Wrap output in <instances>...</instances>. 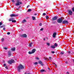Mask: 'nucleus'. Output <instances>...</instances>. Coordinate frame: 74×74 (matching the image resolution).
I'll return each instance as SVG.
<instances>
[{
	"mask_svg": "<svg viewBox=\"0 0 74 74\" xmlns=\"http://www.w3.org/2000/svg\"><path fill=\"white\" fill-rule=\"evenodd\" d=\"M58 17L57 16H55L54 17L52 18V21H55L57 19Z\"/></svg>",
	"mask_w": 74,
	"mask_h": 74,
	"instance_id": "423d86ee",
	"label": "nucleus"
},
{
	"mask_svg": "<svg viewBox=\"0 0 74 74\" xmlns=\"http://www.w3.org/2000/svg\"><path fill=\"white\" fill-rule=\"evenodd\" d=\"M21 6H20V7H19L18 8H21Z\"/></svg>",
	"mask_w": 74,
	"mask_h": 74,
	"instance_id": "338daca9",
	"label": "nucleus"
},
{
	"mask_svg": "<svg viewBox=\"0 0 74 74\" xmlns=\"http://www.w3.org/2000/svg\"><path fill=\"white\" fill-rule=\"evenodd\" d=\"M42 15H43L44 16H45V15H46V14L45 13H43V14H42Z\"/></svg>",
	"mask_w": 74,
	"mask_h": 74,
	"instance_id": "4c0bfd02",
	"label": "nucleus"
},
{
	"mask_svg": "<svg viewBox=\"0 0 74 74\" xmlns=\"http://www.w3.org/2000/svg\"><path fill=\"white\" fill-rule=\"evenodd\" d=\"M51 53L54 54V53H55V51H51Z\"/></svg>",
	"mask_w": 74,
	"mask_h": 74,
	"instance_id": "393cba45",
	"label": "nucleus"
},
{
	"mask_svg": "<svg viewBox=\"0 0 74 74\" xmlns=\"http://www.w3.org/2000/svg\"><path fill=\"white\" fill-rule=\"evenodd\" d=\"M55 66H56V67H57V64H55Z\"/></svg>",
	"mask_w": 74,
	"mask_h": 74,
	"instance_id": "6e6d98bb",
	"label": "nucleus"
},
{
	"mask_svg": "<svg viewBox=\"0 0 74 74\" xmlns=\"http://www.w3.org/2000/svg\"><path fill=\"white\" fill-rule=\"evenodd\" d=\"M10 32H8L7 33V34H8V35H10Z\"/></svg>",
	"mask_w": 74,
	"mask_h": 74,
	"instance_id": "7c9ffc66",
	"label": "nucleus"
},
{
	"mask_svg": "<svg viewBox=\"0 0 74 74\" xmlns=\"http://www.w3.org/2000/svg\"><path fill=\"white\" fill-rule=\"evenodd\" d=\"M12 20H12L11 19H9L8 20L10 22H11V21H12Z\"/></svg>",
	"mask_w": 74,
	"mask_h": 74,
	"instance_id": "cd10ccee",
	"label": "nucleus"
},
{
	"mask_svg": "<svg viewBox=\"0 0 74 74\" xmlns=\"http://www.w3.org/2000/svg\"><path fill=\"white\" fill-rule=\"evenodd\" d=\"M26 22V21L25 20H24L23 21H22V23H25V22Z\"/></svg>",
	"mask_w": 74,
	"mask_h": 74,
	"instance_id": "5701e85b",
	"label": "nucleus"
},
{
	"mask_svg": "<svg viewBox=\"0 0 74 74\" xmlns=\"http://www.w3.org/2000/svg\"><path fill=\"white\" fill-rule=\"evenodd\" d=\"M53 64H54V65L56 64L55 63H53Z\"/></svg>",
	"mask_w": 74,
	"mask_h": 74,
	"instance_id": "13d9d810",
	"label": "nucleus"
},
{
	"mask_svg": "<svg viewBox=\"0 0 74 74\" xmlns=\"http://www.w3.org/2000/svg\"><path fill=\"white\" fill-rule=\"evenodd\" d=\"M66 74H69V72H66Z\"/></svg>",
	"mask_w": 74,
	"mask_h": 74,
	"instance_id": "603ef678",
	"label": "nucleus"
},
{
	"mask_svg": "<svg viewBox=\"0 0 74 74\" xmlns=\"http://www.w3.org/2000/svg\"><path fill=\"white\" fill-rule=\"evenodd\" d=\"M42 23H40L39 24V26H42Z\"/></svg>",
	"mask_w": 74,
	"mask_h": 74,
	"instance_id": "ea45409f",
	"label": "nucleus"
},
{
	"mask_svg": "<svg viewBox=\"0 0 74 74\" xmlns=\"http://www.w3.org/2000/svg\"><path fill=\"white\" fill-rule=\"evenodd\" d=\"M49 3H46V4H45V5H46L47 6V5H49Z\"/></svg>",
	"mask_w": 74,
	"mask_h": 74,
	"instance_id": "473e14b6",
	"label": "nucleus"
},
{
	"mask_svg": "<svg viewBox=\"0 0 74 74\" xmlns=\"http://www.w3.org/2000/svg\"><path fill=\"white\" fill-rule=\"evenodd\" d=\"M47 60V59H46V58H45V60Z\"/></svg>",
	"mask_w": 74,
	"mask_h": 74,
	"instance_id": "e2e57ef3",
	"label": "nucleus"
},
{
	"mask_svg": "<svg viewBox=\"0 0 74 74\" xmlns=\"http://www.w3.org/2000/svg\"><path fill=\"white\" fill-rule=\"evenodd\" d=\"M24 69L23 66L22 64H20L18 66V72H21V69Z\"/></svg>",
	"mask_w": 74,
	"mask_h": 74,
	"instance_id": "f257e3e1",
	"label": "nucleus"
},
{
	"mask_svg": "<svg viewBox=\"0 0 74 74\" xmlns=\"http://www.w3.org/2000/svg\"><path fill=\"white\" fill-rule=\"evenodd\" d=\"M53 23H55V22H53Z\"/></svg>",
	"mask_w": 74,
	"mask_h": 74,
	"instance_id": "69168bd1",
	"label": "nucleus"
},
{
	"mask_svg": "<svg viewBox=\"0 0 74 74\" xmlns=\"http://www.w3.org/2000/svg\"><path fill=\"white\" fill-rule=\"evenodd\" d=\"M8 57L11 56V51H9L8 52Z\"/></svg>",
	"mask_w": 74,
	"mask_h": 74,
	"instance_id": "9d476101",
	"label": "nucleus"
},
{
	"mask_svg": "<svg viewBox=\"0 0 74 74\" xmlns=\"http://www.w3.org/2000/svg\"><path fill=\"white\" fill-rule=\"evenodd\" d=\"M36 59H37V60H39V58H38V57L36 58Z\"/></svg>",
	"mask_w": 74,
	"mask_h": 74,
	"instance_id": "de8ad7c7",
	"label": "nucleus"
},
{
	"mask_svg": "<svg viewBox=\"0 0 74 74\" xmlns=\"http://www.w3.org/2000/svg\"><path fill=\"white\" fill-rule=\"evenodd\" d=\"M48 69L49 70H50V71L51 70V69H49V67H48Z\"/></svg>",
	"mask_w": 74,
	"mask_h": 74,
	"instance_id": "8fccbe9b",
	"label": "nucleus"
},
{
	"mask_svg": "<svg viewBox=\"0 0 74 74\" xmlns=\"http://www.w3.org/2000/svg\"><path fill=\"white\" fill-rule=\"evenodd\" d=\"M32 44H33V43H31L29 44V47H31Z\"/></svg>",
	"mask_w": 74,
	"mask_h": 74,
	"instance_id": "aec40b11",
	"label": "nucleus"
},
{
	"mask_svg": "<svg viewBox=\"0 0 74 74\" xmlns=\"http://www.w3.org/2000/svg\"><path fill=\"white\" fill-rule=\"evenodd\" d=\"M51 48L53 49L55 48V46L54 45H52L51 46Z\"/></svg>",
	"mask_w": 74,
	"mask_h": 74,
	"instance_id": "dca6fc26",
	"label": "nucleus"
},
{
	"mask_svg": "<svg viewBox=\"0 0 74 74\" xmlns=\"http://www.w3.org/2000/svg\"><path fill=\"white\" fill-rule=\"evenodd\" d=\"M40 72H47V71L45 70V69H40Z\"/></svg>",
	"mask_w": 74,
	"mask_h": 74,
	"instance_id": "4468645a",
	"label": "nucleus"
},
{
	"mask_svg": "<svg viewBox=\"0 0 74 74\" xmlns=\"http://www.w3.org/2000/svg\"><path fill=\"white\" fill-rule=\"evenodd\" d=\"M27 74H31L30 73H27Z\"/></svg>",
	"mask_w": 74,
	"mask_h": 74,
	"instance_id": "680f3d73",
	"label": "nucleus"
},
{
	"mask_svg": "<svg viewBox=\"0 0 74 74\" xmlns=\"http://www.w3.org/2000/svg\"><path fill=\"white\" fill-rule=\"evenodd\" d=\"M56 35V33L54 32L53 34V38H55Z\"/></svg>",
	"mask_w": 74,
	"mask_h": 74,
	"instance_id": "9b49d317",
	"label": "nucleus"
},
{
	"mask_svg": "<svg viewBox=\"0 0 74 74\" xmlns=\"http://www.w3.org/2000/svg\"><path fill=\"white\" fill-rule=\"evenodd\" d=\"M4 40V38H2V39H1V41L2 42H3V41Z\"/></svg>",
	"mask_w": 74,
	"mask_h": 74,
	"instance_id": "c756f323",
	"label": "nucleus"
},
{
	"mask_svg": "<svg viewBox=\"0 0 74 74\" xmlns=\"http://www.w3.org/2000/svg\"><path fill=\"white\" fill-rule=\"evenodd\" d=\"M68 14H69V15H73V12L72 11H71V10H68Z\"/></svg>",
	"mask_w": 74,
	"mask_h": 74,
	"instance_id": "39448f33",
	"label": "nucleus"
},
{
	"mask_svg": "<svg viewBox=\"0 0 74 74\" xmlns=\"http://www.w3.org/2000/svg\"><path fill=\"white\" fill-rule=\"evenodd\" d=\"M43 40H45V38H44V39H43Z\"/></svg>",
	"mask_w": 74,
	"mask_h": 74,
	"instance_id": "4d7b16f0",
	"label": "nucleus"
},
{
	"mask_svg": "<svg viewBox=\"0 0 74 74\" xmlns=\"http://www.w3.org/2000/svg\"><path fill=\"white\" fill-rule=\"evenodd\" d=\"M20 36L22 37H23L24 38H26L27 37V35L26 34H22L20 35Z\"/></svg>",
	"mask_w": 74,
	"mask_h": 74,
	"instance_id": "6e6552de",
	"label": "nucleus"
},
{
	"mask_svg": "<svg viewBox=\"0 0 74 74\" xmlns=\"http://www.w3.org/2000/svg\"><path fill=\"white\" fill-rule=\"evenodd\" d=\"M32 18L33 20H36V17H34V16H32Z\"/></svg>",
	"mask_w": 74,
	"mask_h": 74,
	"instance_id": "6ab92c4d",
	"label": "nucleus"
},
{
	"mask_svg": "<svg viewBox=\"0 0 74 74\" xmlns=\"http://www.w3.org/2000/svg\"><path fill=\"white\" fill-rule=\"evenodd\" d=\"M11 19L12 20H13L14 19V18H11Z\"/></svg>",
	"mask_w": 74,
	"mask_h": 74,
	"instance_id": "09e8293b",
	"label": "nucleus"
},
{
	"mask_svg": "<svg viewBox=\"0 0 74 74\" xmlns=\"http://www.w3.org/2000/svg\"><path fill=\"white\" fill-rule=\"evenodd\" d=\"M19 1H21V0H17L16 3H15V4L16 6H19L20 4H22V3L20 2Z\"/></svg>",
	"mask_w": 74,
	"mask_h": 74,
	"instance_id": "f03ea898",
	"label": "nucleus"
},
{
	"mask_svg": "<svg viewBox=\"0 0 74 74\" xmlns=\"http://www.w3.org/2000/svg\"><path fill=\"white\" fill-rule=\"evenodd\" d=\"M5 27H4L3 28V30L4 31H5Z\"/></svg>",
	"mask_w": 74,
	"mask_h": 74,
	"instance_id": "79ce46f5",
	"label": "nucleus"
},
{
	"mask_svg": "<svg viewBox=\"0 0 74 74\" xmlns=\"http://www.w3.org/2000/svg\"><path fill=\"white\" fill-rule=\"evenodd\" d=\"M11 50H12V51H15V47H12L11 48Z\"/></svg>",
	"mask_w": 74,
	"mask_h": 74,
	"instance_id": "ddd939ff",
	"label": "nucleus"
},
{
	"mask_svg": "<svg viewBox=\"0 0 74 74\" xmlns=\"http://www.w3.org/2000/svg\"><path fill=\"white\" fill-rule=\"evenodd\" d=\"M8 64H11L12 63H14L15 62V61L13 59H11L8 62Z\"/></svg>",
	"mask_w": 74,
	"mask_h": 74,
	"instance_id": "7ed1b4c3",
	"label": "nucleus"
},
{
	"mask_svg": "<svg viewBox=\"0 0 74 74\" xmlns=\"http://www.w3.org/2000/svg\"><path fill=\"white\" fill-rule=\"evenodd\" d=\"M47 45L48 46H49L50 45V44L48 42L47 43Z\"/></svg>",
	"mask_w": 74,
	"mask_h": 74,
	"instance_id": "c85d7f7f",
	"label": "nucleus"
},
{
	"mask_svg": "<svg viewBox=\"0 0 74 74\" xmlns=\"http://www.w3.org/2000/svg\"><path fill=\"white\" fill-rule=\"evenodd\" d=\"M4 26H5V25H2L0 27H4Z\"/></svg>",
	"mask_w": 74,
	"mask_h": 74,
	"instance_id": "f704fd0d",
	"label": "nucleus"
},
{
	"mask_svg": "<svg viewBox=\"0 0 74 74\" xmlns=\"http://www.w3.org/2000/svg\"><path fill=\"white\" fill-rule=\"evenodd\" d=\"M3 49L5 50H7V47H4Z\"/></svg>",
	"mask_w": 74,
	"mask_h": 74,
	"instance_id": "72a5a7b5",
	"label": "nucleus"
},
{
	"mask_svg": "<svg viewBox=\"0 0 74 74\" xmlns=\"http://www.w3.org/2000/svg\"><path fill=\"white\" fill-rule=\"evenodd\" d=\"M6 66V64H3V66L4 67H5Z\"/></svg>",
	"mask_w": 74,
	"mask_h": 74,
	"instance_id": "37998d69",
	"label": "nucleus"
},
{
	"mask_svg": "<svg viewBox=\"0 0 74 74\" xmlns=\"http://www.w3.org/2000/svg\"><path fill=\"white\" fill-rule=\"evenodd\" d=\"M64 53L63 52H62L60 53V54H61V55L63 54Z\"/></svg>",
	"mask_w": 74,
	"mask_h": 74,
	"instance_id": "c9c22d12",
	"label": "nucleus"
},
{
	"mask_svg": "<svg viewBox=\"0 0 74 74\" xmlns=\"http://www.w3.org/2000/svg\"><path fill=\"white\" fill-rule=\"evenodd\" d=\"M17 9L18 10H19V8H17Z\"/></svg>",
	"mask_w": 74,
	"mask_h": 74,
	"instance_id": "0e129e2a",
	"label": "nucleus"
},
{
	"mask_svg": "<svg viewBox=\"0 0 74 74\" xmlns=\"http://www.w3.org/2000/svg\"><path fill=\"white\" fill-rule=\"evenodd\" d=\"M2 25V23L1 22H0V26H1Z\"/></svg>",
	"mask_w": 74,
	"mask_h": 74,
	"instance_id": "c03bdc74",
	"label": "nucleus"
},
{
	"mask_svg": "<svg viewBox=\"0 0 74 74\" xmlns=\"http://www.w3.org/2000/svg\"><path fill=\"white\" fill-rule=\"evenodd\" d=\"M73 33H74V31H73Z\"/></svg>",
	"mask_w": 74,
	"mask_h": 74,
	"instance_id": "774afa93",
	"label": "nucleus"
},
{
	"mask_svg": "<svg viewBox=\"0 0 74 74\" xmlns=\"http://www.w3.org/2000/svg\"><path fill=\"white\" fill-rule=\"evenodd\" d=\"M28 53L29 54H31L32 53H33L32 52H30V51H29L28 52Z\"/></svg>",
	"mask_w": 74,
	"mask_h": 74,
	"instance_id": "b1692460",
	"label": "nucleus"
},
{
	"mask_svg": "<svg viewBox=\"0 0 74 74\" xmlns=\"http://www.w3.org/2000/svg\"><path fill=\"white\" fill-rule=\"evenodd\" d=\"M38 64V63L37 62H35L34 63V64L35 65H37Z\"/></svg>",
	"mask_w": 74,
	"mask_h": 74,
	"instance_id": "a211bd4d",
	"label": "nucleus"
},
{
	"mask_svg": "<svg viewBox=\"0 0 74 74\" xmlns=\"http://www.w3.org/2000/svg\"><path fill=\"white\" fill-rule=\"evenodd\" d=\"M45 59H47V60H49V59L48 58H45Z\"/></svg>",
	"mask_w": 74,
	"mask_h": 74,
	"instance_id": "5fc2aeb1",
	"label": "nucleus"
},
{
	"mask_svg": "<svg viewBox=\"0 0 74 74\" xmlns=\"http://www.w3.org/2000/svg\"><path fill=\"white\" fill-rule=\"evenodd\" d=\"M54 46L55 47H57L58 46V45H57V43H55L54 44Z\"/></svg>",
	"mask_w": 74,
	"mask_h": 74,
	"instance_id": "4be33fe9",
	"label": "nucleus"
},
{
	"mask_svg": "<svg viewBox=\"0 0 74 74\" xmlns=\"http://www.w3.org/2000/svg\"><path fill=\"white\" fill-rule=\"evenodd\" d=\"M37 15V13H35V14H34V15L36 16V15Z\"/></svg>",
	"mask_w": 74,
	"mask_h": 74,
	"instance_id": "864d4df0",
	"label": "nucleus"
},
{
	"mask_svg": "<svg viewBox=\"0 0 74 74\" xmlns=\"http://www.w3.org/2000/svg\"><path fill=\"white\" fill-rule=\"evenodd\" d=\"M18 16V15H15V14H12L10 15V16L11 17H16V16Z\"/></svg>",
	"mask_w": 74,
	"mask_h": 74,
	"instance_id": "1a4fd4ad",
	"label": "nucleus"
},
{
	"mask_svg": "<svg viewBox=\"0 0 74 74\" xmlns=\"http://www.w3.org/2000/svg\"><path fill=\"white\" fill-rule=\"evenodd\" d=\"M29 6H30V5H27V6L26 8H28L29 7Z\"/></svg>",
	"mask_w": 74,
	"mask_h": 74,
	"instance_id": "a19ab883",
	"label": "nucleus"
},
{
	"mask_svg": "<svg viewBox=\"0 0 74 74\" xmlns=\"http://www.w3.org/2000/svg\"><path fill=\"white\" fill-rule=\"evenodd\" d=\"M49 58L51 60L52 59V58L51 57H50Z\"/></svg>",
	"mask_w": 74,
	"mask_h": 74,
	"instance_id": "2f4dec72",
	"label": "nucleus"
},
{
	"mask_svg": "<svg viewBox=\"0 0 74 74\" xmlns=\"http://www.w3.org/2000/svg\"><path fill=\"white\" fill-rule=\"evenodd\" d=\"M67 53H69V54H70L71 53V51H68Z\"/></svg>",
	"mask_w": 74,
	"mask_h": 74,
	"instance_id": "a18cd8bd",
	"label": "nucleus"
},
{
	"mask_svg": "<svg viewBox=\"0 0 74 74\" xmlns=\"http://www.w3.org/2000/svg\"><path fill=\"white\" fill-rule=\"evenodd\" d=\"M69 22L67 21V20H64L62 22V23L63 24H67Z\"/></svg>",
	"mask_w": 74,
	"mask_h": 74,
	"instance_id": "0eeeda50",
	"label": "nucleus"
},
{
	"mask_svg": "<svg viewBox=\"0 0 74 74\" xmlns=\"http://www.w3.org/2000/svg\"><path fill=\"white\" fill-rule=\"evenodd\" d=\"M5 68L6 69H7V70H8V67H7V66H6Z\"/></svg>",
	"mask_w": 74,
	"mask_h": 74,
	"instance_id": "49530a36",
	"label": "nucleus"
},
{
	"mask_svg": "<svg viewBox=\"0 0 74 74\" xmlns=\"http://www.w3.org/2000/svg\"><path fill=\"white\" fill-rule=\"evenodd\" d=\"M32 11V10L31 9H28L27 10V12H30Z\"/></svg>",
	"mask_w": 74,
	"mask_h": 74,
	"instance_id": "412c9836",
	"label": "nucleus"
},
{
	"mask_svg": "<svg viewBox=\"0 0 74 74\" xmlns=\"http://www.w3.org/2000/svg\"><path fill=\"white\" fill-rule=\"evenodd\" d=\"M46 38L47 39L48 38L47 37H46Z\"/></svg>",
	"mask_w": 74,
	"mask_h": 74,
	"instance_id": "bf43d9fd",
	"label": "nucleus"
},
{
	"mask_svg": "<svg viewBox=\"0 0 74 74\" xmlns=\"http://www.w3.org/2000/svg\"><path fill=\"white\" fill-rule=\"evenodd\" d=\"M39 64H41V65L43 66V65H45V64H43L42 62L40 61H39Z\"/></svg>",
	"mask_w": 74,
	"mask_h": 74,
	"instance_id": "f8f14e48",
	"label": "nucleus"
},
{
	"mask_svg": "<svg viewBox=\"0 0 74 74\" xmlns=\"http://www.w3.org/2000/svg\"><path fill=\"white\" fill-rule=\"evenodd\" d=\"M72 11L74 12V7L72 8Z\"/></svg>",
	"mask_w": 74,
	"mask_h": 74,
	"instance_id": "bb28decb",
	"label": "nucleus"
},
{
	"mask_svg": "<svg viewBox=\"0 0 74 74\" xmlns=\"http://www.w3.org/2000/svg\"><path fill=\"white\" fill-rule=\"evenodd\" d=\"M16 22V20H12V22L13 23H15Z\"/></svg>",
	"mask_w": 74,
	"mask_h": 74,
	"instance_id": "f3484780",
	"label": "nucleus"
},
{
	"mask_svg": "<svg viewBox=\"0 0 74 74\" xmlns=\"http://www.w3.org/2000/svg\"><path fill=\"white\" fill-rule=\"evenodd\" d=\"M36 49H33L32 50V53H34L36 51Z\"/></svg>",
	"mask_w": 74,
	"mask_h": 74,
	"instance_id": "2eb2a0df",
	"label": "nucleus"
},
{
	"mask_svg": "<svg viewBox=\"0 0 74 74\" xmlns=\"http://www.w3.org/2000/svg\"><path fill=\"white\" fill-rule=\"evenodd\" d=\"M65 63H66V64H67L68 63L67 61H66L65 62Z\"/></svg>",
	"mask_w": 74,
	"mask_h": 74,
	"instance_id": "3c124183",
	"label": "nucleus"
},
{
	"mask_svg": "<svg viewBox=\"0 0 74 74\" xmlns=\"http://www.w3.org/2000/svg\"><path fill=\"white\" fill-rule=\"evenodd\" d=\"M43 30V28H42L40 29V31H42Z\"/></svg>",
	"mask_w": 74,
	"mask_h": 74,
	"instance_id": "58836bf2",
	"label": "nucleus"
},
{
	"mask_svg": "<svg viewBox=\"0 0 74 74\" xmlns=\"http://www.w3.org/2000/svg\"><path fill=\"white\" fill-rule=\"evenodd\" d=\"M57 21L58 23H60L62 22L63 19L61 18H60L58 19L57 20Z\"/></svg>",
	"mask_w": 74,
	"mask_h": 74,
	"instance_id": "20e7f679",
	"label": "nucleus"
},
{
	"mask_svg": "<svg viewBox=\"0 0 74 74\" xmlns=\"http://www.w3.org/2000/svg\"><path fill=\"white\" fill-rule=\"evenodd\" d=\"M73 62H74V59H73Z\"/></svg>",
	"mask_w": 74,
	"mask_h": 74,
	"instance_id": "052dcab7",
	"label": "nucleus"
},
{
	"mask_svg": "<svg viewBox=\"0 0 74 74\" xmlns=\"http://www.w3.org/2000/svg\"><path fill=\"white\" fill-rule=\"evenodd\" d=\"M49 18V17L48 16H46V19H47Z\"/></svg>",
	"mask_w": 74,
	"mask_h": 74,
	"instance_id": "a878e982",
	"label": "nucleus"
},
{
	"mask_svg": "<svg viewBox=\"0 0 74 74\" xmlns=\"http://www.w3.org/2000/svg\"><path fill=\"white\" fill-rule=\"evenodd\" d=\"M12 1V2L14 3L15 2L14 0H12V1Z\"/></svg>",
	"mask_w": 74,
	"mask_h": 74,
	"instance_id": "e433bc0d",
	"label": "nucleus"
}]
</instances>
